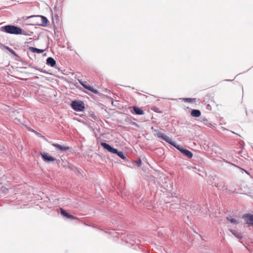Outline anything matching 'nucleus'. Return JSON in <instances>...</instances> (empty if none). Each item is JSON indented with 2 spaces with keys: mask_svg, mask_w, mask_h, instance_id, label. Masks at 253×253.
Segmentation results:
<instances>
[{
  "mask_svg": "<svg viewBox=\"0 0 253 253\" xmlns=\"http://www.w3.org/2000/svg\"><path fill=\"white\" fill-rule=\"evenodd\" d=\"M0 31L10 34L25 35L24 33H22V30L20 28L11 25H7L1 27Z\"/></svg>",
  "mask_w": 253,
  "mask_h": 253,
  "instance_id": "obj_1",
  "label": "nucleus"
},
{
  "mask_svg": "<svg viewBox=\"0 0 253 253\" xmlns=\"http://www.w3.org/2000/svg\"><path fill=\"white\" fill-rule=\"evenodd\" d=\"M154 131L156 133V135L158 138L166 141L167 142L170 144L175 148L177 147V146L178 144H177L175 142L172 141V140L170 137L156 129H154Z\"/></svg>",
  "mask_w": 253,
  "mask_h": 253,
  "instance_id": "obj_2",
  "label": "nucleus"
},
{
  "mask_svg": "<svg viewBox=\"0 0 253 253\" xmlns=\"http://www.w3.org/2000/svg\"><path fill=\"white\" fill-rule=\"evenodd\" d=\"M71 106L76 111H83L85 108L84 104L82 101H73L71 104Z\"/></svg>",
  "mask_w": 253,
  "mask_h": 253,
  "instance_id": "obj_3",
  "label": "nucleus"
},
{
  "mask_svg": "<svg viewBox=\"0 0 253 253\" xmlns=\"http://www.w3.org/2000/svg\"><path fill=\"white\" fill-rule=\"evenodd\" d=\"M184 156H186L188 158L191 159L193 157V154L190 151L183 148L181 145H178L176 148Z\"/></svg>",
  "mask_w": 253,
  "mask_h": 253,
  "instance_id": "obj_4",
  "label": "nucleus"
},
{
  "mask_svg": "<svg viewBox=\"0 0 253 253\" xmlns=\"http://www.w3.org/2000/svg\"><path fill=\"white\" fill-rule=\"evenodd\" d=\"M243 218L245 219L246 223L248 226L253 225V215L250 213L245 214L243 216Z\"/></svg>",
  "mask_w": 253,
  "mask_h": 253,
  "instance_id": "obj_5",
  "label": "nucleus"
},
{
  "mask_svg": "<svg viewBox=\"0 0 253 253\" xmlns=\"http://www.w3.org/2000/svg\"><path fill=\"white\" fill-rule=\"evenodd\" d=\"M79 82L84 88L91 91L94 94L98 93V91L96 89H94L92 87L88 85L86 82L79 80Z\"/></svg>",
  "mask_w": 253,
  "mask_h": 253,
  "instance_id": "obj_6",
  "label": "nucleus"
},
{
  "mask_svg": "<svg viewBox=\"0 0 253 253\" xmlns=\"http://www.w3.org/2000/svg\"><path fill=\"white\" fill-rule=\"evenodd\" d=\"M100 145L104 149L107 150L108 151L112 153V154H114V153H116L117 152V149L114 148L111 145L105 142H101Z\"/></svg>",
  "mask_w": 253,
  "mask_h": 253,
  "instance_id": "obj_7",
  "label": "nucleus"
},
{
  "mask_svg": "<svg viewBox=\"0 0 253 253\" xmlns=\"http://www.w3.org/2000/svg\"><path fill=\"white\" fill-rule=\"evenodd\" d=\"M229 230L231 232V233L234 235L237 238L239 239H241L243 238V236L242 233L236 229L229 228Z\"/></svg>",
  "mask_w": 253,
  "mask_h": 253,
  "instance_id": "obj_8",
  "label": "nucleus"
},
{
  "mask_svg": "<svg viewBox=\"0 0 253 253\" xmlns=\"http://www.w3.org/2000/svg\"><path fill=\"white\" fill-rule=\"evenodd\" d=\"M41 156L43 159V160L45 162H51L54 161L55 160L54 158L52 156H48L45 153H41Z\"/></svg>",
  "mask_w": 253,
  "mask_h": 253,
  "instance_id": "obj_9",
  "label": "nucleus"
},
{
  "mask_svg": "<svg viewBox=\"0 0 253 253\" xmlns=\"http://www.w3.org/2000/svg\"><path fill=\"white\" fill-rule=\"evenodd\" d=\"M226 219L231 223H232L235 225L238 224L240 223L239 220L238 219L235 218L234 216H228L226 217Z\"/></svg>",
  "mask_w": 253,
  "mask_h": 253,
  "instance_id": "obj_10",
  "label": "nucleus"
},
{
  "mask_svg": "<svg viewBox=\"0 0 253 253\" xmlns=\"http://www.w3.org/2000/svg\"><path fill=\"white\" fill-rule=\"evenodd\" d=\"M46 64L48 65L53 67L56 65V61L52 57H48L46 59Z\"/></svg>",
  "mask_w": 253,
  "mask_h": 253,
  "instance_id": "obj_11",
  "label": "nucleus"
},
{
  "mask_svg": "<svg viewBox=\"0 0 253 253\" xmlns=\"http://www.w3.org/2000/svg\"><path fill=\"white\" fill-rule=\"evenodd\" d=\"M53 146L55 147L56 148L59 149L60 150L62 151H65L69 149V147L67 146H62L59 144L55 143L53 144Z\"/></svg>",
  "mask_w": 253,
  "mask_h": 253,
  "instance_id": "obj_12",
  "label": "nucleus"
},
{
  "mask_svg": "<svg viewBox=\"0 0 253 253\" xmlns=\"http://www.w3.org/2000/svg\"><path fill=\"white\" fill-rule=\"evenodd\" d=\"M201 113L199 110L193 109L191 112V115L194 117H199L201 116Z\"/></svg>",
  "mask_w": 253,
  "mask_h": 253,
  "instance_id": "obj_13",
  "label": "nucleus"
},
{
  "mask_svg": "<svg viewBox=\"0 0 253 253\" xmlns=\"http://www.w3.org/2000/svg\"><path fill=\"white\" fill-rule=\"evenodd\" d=\"M38 16L39 17H40L42 20V23L40 24V25H42V26H44V27L46 26L47 25V22H48L47 19L45 16H43L39 15Z\"/></svg>",
  "mask_w": 253,
  "mask_h": 253,
  "instance_id": "obj_14",
  "label": "nucleus"
},
{
  "mask_svg": "<svg viewBox=\"0 0 253 253\" xmlns=\"http://www.w3.org/2000/svg\"><path fill=\"white\" fill-rule=\"evenodd\" d=\"M29 50L33 53H42L43 50L34 47H30Z\"/></svg>",
  "mask_w": 253,
  "mask_h": 253,
  "instance_id": "obj_15",
  "label": "nucleus"
},
{
  "mask_svg": "<svg viewBox=\"0 0 253 253\" xmlns=\"http://www.w3.org/2000/svg\"><path fill=\"white\" fill-rule=\"evenodd\" d=\"M133 110L136 115H143L144 114L143 111L139 108L136 106L133 107Z\"/></svg>",
  "mask_w": 253,
  "mask_h": 253,
  "instance_id": "obj_16",
  "label": "nucleus"
},
{
  "mask_svg": "<svg viewBox=\"0 0 253 253\" xmlns=\"http://www.w3.org/2000/svg\"><path fill=\"white\" fill-rule=\"evenodd\" d=\"M114 154H116L119 157L123 160H125L126 159V156L122 151H119L117 150V152L116 153H114Z\"/></svg>",
  "mask_w": 253,
  "mask_h": 253,
  "instance_id": "obj_17",
  "label": "nucleus"
},
{
  "mask_svg": "<svg viewBox=\"0 0 253 253\" xmlns=\"http://www.w3.org/2000/svg\"><path fill=\"white\" fill-rule=\"evenodd\" d=\"M3 48L7 49L13 55H16V52L13 49H12L11 48H10L9 47L7 46L4 45Z\"/></svg>",
  "mask_w": 253,
  "mask_h": 253,
  "instance_id": "obj_18",
  "label": "nucleus"
},
{
  "mask_svg": "<svg viewBox=\"0 0 253 253\" xmlns=\"http://www.w3.org/2000/svg\"><path fill=\"white\" fill-rule=\"evenodd\" d=\"M60 210H61V214L63 216H65L67 218L68 215H69V214L67 212H66V211L62 209H60Z\"/></svg>",
  "mask_w": 253,
  "mask_h": 253,
  "instance_id": "obj_19",
  "label": "nucleus"
},
{
  "mask_svg": "<svg viewBox=\"0 0 253 253\" xmlns=\"http://www.w3.org/2000/svg\"><path fill=\"white\" fill-rule=\"evenodd\" d=\"M135 165H136L138 167H140L141 165V160L140 159H139L138 160L135 161L134 162Z\"/></svg>",
  "mask_w": 253,
  "mask_h": 253,
  "instance_id": "obj_20",
  "label": "nucleus"
},
{
  "mask_svg": "<svg viewBox=\"0 0 253 253\" xmlns=\"http://www.w3.org/2000/svg\"><path fill=\"white\" fill-rule=\"evenodd\" d=\"M183 100H184L185 102H192V100H194V99L190 98H183Z\"/></svg>",
  "mask_w": 253,
  "mask_h": 253,
  "instance_id": "obj_21",
  "label": "nucleus"
},
{
  "mask_svg": "<svg viewBox=\"0 0 253 253\" xmlns=\"http://www.w3.org/2000/svg\"><path fill=\"white\" fill-rule=\"evenodd\" d=\"M67 218H70L71 219H74L75 218V217L73 215L71 214H69Z\"/></svg>",
  "mask_w": 253,
  "mask_h": 253,
  "instance_id": "obj_22",
  "label": "nucleus"
},
{
  "mask_svg": "<svg viewBox=\"0 0 253 253\" xmlns=\"http://www.w3.org/2000/svg\"><path fill=\"white\" fill-rule=\"evenodd\" d=\"M133 125L135 126H138L137 124L136 123H135V122L133 123Z\"/></svg>",
  "mask_w": 253,
  "mask_h": 253,
  "instance_id": "obj_23",
  "label": "nucleus"
},
{
  "mask_svg": "<svg viewBox=\"0 0 253 253\" xmlns=\"http://www.w3.org/2000/svg\"><path fill=\"white\" fill-rule=\"evenodd\" d=\"M244 170L246 172V173L248 174V172L247 171H246L245 170Z\"/></svg>",
  "mask_w": 253,
  "mask_h": 253,
  "instance_id": "obj_24",
  "label": "nucleus"
},
{
  "mask_svg": "<svg viewBox=\"0 0 253 253\" xmlns=\"http://www.w3.org/2000/svg\"><path fill=\"white\" fill-rule=\"evenodd\" d=\"M246 114H247V111L246 110Z\"/></svg>",
  "mask_w": 253,
  "mask_h": 253,
  "instance_id": "obj_25",
  "label": "nucleus"
}]
</instances>
